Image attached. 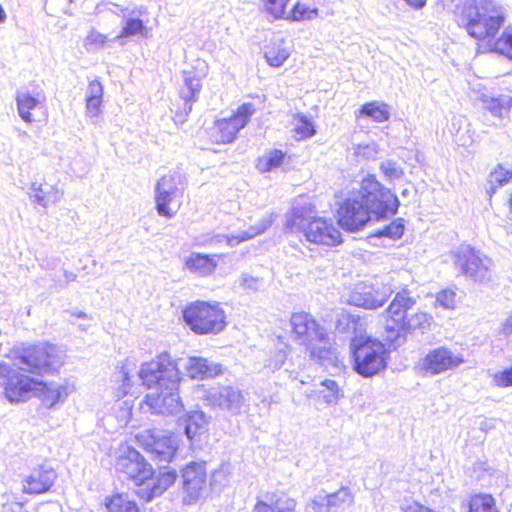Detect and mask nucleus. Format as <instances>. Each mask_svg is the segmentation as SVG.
Wrapping results in <instances>:
<instances>
[{"instance_id":"nucleus-1","label":"nucleus","mask_w":512,"mask_h":512,"mask_svg":"<svg viewBox=\"0 0 512 512\" xmlns=\"http://www.w3.org/2000/svg\"><path fill=\"white\" fill-rule=\"evenodd\" d=\"M10 362H0V385L10 403H24L37 398L52 408L67 395L66 387L40 378L58 373L64 364L62 351L49 342H38L11 349Z\"/></svg>"},{"instance_id":"nucleus-2","label":"nucleus","mask_w":512,"mask_h":512,"mask_svg":"<svg viewBox=\"0 0 512 512\" xmlns=\"http://www.w3.org/2000/svg\"><path fill=\"white\" fill-rule=\"evenodd\" d=\"M398 208V197L374 175H367L359 188L352 190L338 205L336 219L343 230L358 232L370 222L372 214L377 220L384 219L395 215Z\"/></svg>"},{"instance_id":"nucleus-3","label":"nucleus","mask_w":512,"mask_h":512,"mask_svg":"<svg viewBox=\"0 0 512 512\" xmlns=\"http://www.w3.org/2000/svg\"><path fill=\"white\" fill-rule=\"evenodd\" d=\"M137 375L141 386L155 390L147 393L143 400V404L153 413H166L179 402L181 371L177 361L168 352H161L143 362Z\"/></svg>"},{"instance_id":"nucleus-4","label":"nucleus","mask_w":512,"mask_h":512,"mask_svg":"<svg viewBox=\"0 0 512 512\" xmlns=\"http://www.w3.org/2000/svg\"><path fill=\"white\" fill-rule=\"evenodd\" d=\"M417 300L412 291L403 288L396 292L383 311V330L390 345H401L408 336L425 334L434 325V317L426 311L416 310Z\"/></svg>"},{"instance_id":"nucleus-5","label":"nucleus","mask_w":512,"mask_h":512,"mask_svg":"<svg viewBox=\"0 0 512 512\" xmlns=\"http://www.w3.org/2000/svg\"><path fill=\"white\" fill-rule=\"evenodd\" d=\"M116 470L137 487L136 496L143 503L162 496L177 480L175 471H156L133 447L117 457Z\"/></svg>"},{"instance_id":"nucleus-6","label":"nucleus","mask_w":512,"mask_h":512,"mask_svg":"<svg viewBox=\"0 0 512 512\" xmlns=\"http://www.w3.org/2000/svg\"><path fill=\"white\" fill-rule=\"evenodd\" d=\"M289 327L291 338L304 346L311 358L322 359L330 354L329 332L310 312H292Z\"/></svg>"},{"instance_id":"nucleus-7","label":"nucleus","mask_w":512,"mask_h":512,"mask_svg":"<svg viewBox=\"0 0 512 512\" xmlns=\"http://www.w3.org/2000/svg\"><path fill=\"white\" fill-rule=\"evenodd\" d=\"M349 352L353 370L364 378H371L387 367L389 351L379 338L355 334L350 339Z\"/></svg>"},{"instance_id":"nucleus-8","label":"nucleus","mask_w":512,"mask_h":512,"mask_svg":"<svg viewBox=\"0 0 512 512\" xmlns=\"http://www.w3.org/2000/svg\"><path fill=\"white\" fill-rule=\"evenodd\" d=\"M506 19V9L494 0H482V53L493 52L512 60V28L495 38Z\"/></svg>"},{"instance_id":"nucleus-9","label":"nucleus","mask_w":512,"mask_h":512,"mask_svg":"<svg viewBox=\"0 0 512 512\" xmlns=\"http://www.w3.org/2000/svg\"><path fill=\"white\" fill-rule=\"evenodd\" d=\"M182 317L196 335H217L228 325L227 313L217 301H192L183 308Z\"/></svg>"},{"instance_id":"nucleus-10","label":"nucleus","mask_w":512,"mask_h":512,"mask_svg":"<svg viewBox=\"0 0 512 512\" xmlns=\"http://www.w3.org/2000/svg\"><path fill=\"white\" fill-rule=\"evenodd\" d=\"M255 108L251 103L240 105L230 117L216 119L210 128L209 137L216 144H230L249 122Z\"/></svg>"},{"instance_id":"nucleus-11","label":"nucleus","mask_w":512,"mask_h":512,"mask_svg":"<svg viewBox=\"0 0 512 512\" xmlns=\"http://www.w3.org/2000/svg\"><path fill=\"white\" fill-rule=\"evenodd\" d=\"M135 441L158 462H171L178 451V440L171 432L145 430L135 435Z\"/></svg>"},{"instance_id":"nucleus-12","label":"nucleus","mask_w":512,"mask_h":512,"mask_svg":"<svg viewBox=\"0 0 512 512\" xmlns=\"http://www.w3.org/2000/svg\"><path fill=\"white\" fill-rule=\"evenodd\" d=\"M301 231L306 241L317 246L333 247L342 243V235L329 218L311 217Z\"/></svg>"},{"instance_id":"nucleus-13","label":"nucleus","mask_w":512,"mask_h":512,"mask_svg":"<svg viewBox=\"0 0 512 512\" xmlns=\"http://www.w3.org/2000/svg\"><path fill=\"white\" fill-rule=\"evenodd\" d=\"M57 480V472L46 465H39L22 480V493L38 496L50 493Z\"/></svg>"},{"instance_id":"nucleus-14","label":"nucleus","mask_w":512,"mask_h":512,"mask_svg":"<svg viewBox=\"0 0 512 512\" xmlns=\"http://www.w3.org/2000/svg\"><path fill=\"white\" fill-rule=\"evenodd\" d=\"M463 359L453 354L446 347H438L429 351L422 359L421 369L426 374H439L459 366Z\"/></svg>"},{"instance_id":"nucleus-15","label":"nucleus","mask_w":512,"mask_h":512,"mask_svg":"<svg viewBox=\"0 0 512 512\" xmlns=\"http://www.w3.org/2000/svg\"><path fill=\"white\" fill-rule=\"evenodd\" d=\"M185 503L197 501L206 484V471L203 464L190 463L182 471Z\"/></svg>"},{"instance_id":"nucleus-16","label":"nucleus","mask_w":512,"mask_h":512,"mask_svg":"<svg viewBox=\"0 0 512 512\" xmlns=\"http://www.w3.org/2000/svg\"><path fill=\"white\" fill-rule=\"evenodd\" d=\"M296 501L284 492L267 493L264 499L258 498L254 512H295Z\"/></svg>"},{"instance_id":"nucleus-17","label":"nucleus","mask_w":512,"mask_h":512,"mask_svg":"<svg viewBox=\"0 0 512 512\" xmlns=\"http://www.w3.org/2000/svg\"><path fill=\"white\" fill-rule=\"evenodd\" d=\"M166 180L167 178L164 176L157 182L155 208L160 216L172 218L180 209L181 204L173 201L175 193L174 190H167L164 188Z\"/></svg>"},{"instance_id":"nucleus-18","label":"nucleus","mask_w":512,"mask_h":512,"mask_svg":"<svg viewBox=\"0 0 512 512\" xmlns=\"http://www.w3.org/2000/svg\"><path fill=\"white\" fill-rule=\"evenodd\" d=\"M105 512H143L139 503L127 492L114 491L103 500Z\"/></svg>"},{"instance_id":"nucleus-19","label":"nucleus","mask_w":512,"mask_h":512,"mask_svg":"<svg viewBox=\"0 0 512 512\" xmlns=\"http://www.w3.org/2000/svg\"><path fill=\"white\" fill-rule=\"evenodd\" d=\"M480 21V10L475 0H469L457 8V22L465 28L468 33L478 38L476 28Z\"/></svg>"},{"instance_id":"nucleus-20","label":"nucleus","mask_w":512,"mask_h":512,"mask_svg":"<svg viewBox=\"0 0 512 512\" xmlns=\"http://www.w3.org/2000/svg\"><path fill=\"white\" fill-rule=\"evenodd\" d=\"M215 257L216 255L193 253L186 258L184 267L195 275L205 277L215 271L217 267Z\"/></svg>"},{"instance_id":"nucleus-21","label":"nucleus","mask_w":512,"mask_h":512,"mask_svg":"<svg viewBox=\"0 0 512 512\" xmlns=\"http://www.w3.org/2000/svg\"><path fill=\"white\" fill-rule=\"evenodd\" d=\"M352 302L365 309H377L385 301L381 292L371 285H363L355 290L351 296Z\"/></svg>"},{"instance_id":"nucleus-22","label":"nucleus","mask_w":512,"mask_h":512,"mask_svg":"<svg viewBox=\"0 0 512 512\" xmlns=\"http://www.w3.org/2000/svg\"><path fill=\"white\" fill-rule=\"evenodd\" d=\"M512 97L509 95H497L488 97L482 93V110H485L484 116L489 113L492 117L501 120L510 112Z\"/></svg>"},{"instance_id":"nucleus-23","label":"nucleus","mask_w":512,"mask_h":512,"mask_svg":"<svg viewBox=\"0 0 512 512\" xmlns=\"http://www.w3.org/2000/svg\"><path fill=\"white\" fill-rule=\"evenodd\" d=\"M290 159L291 156L283 150L276 148L270 149L267 153L257 157L255 160V168L260 173L271 172L275 169L282 168Z\"/></svg>"},{"instance_id":"nucleus-24","label":"nucleus","mask_w":512,"mask_h":512,"mask_svg":"<svg viewBox=\"0 0 512 512\" xmlns=\"http://www.w3.org/2000/svg\"><path fill=\"white\" fill-rule=\"evenodd\" d=\"M186 372L191 379H207L213 378L222 373L220 365H211L201 357H191L186 366Z\"/></svg>"},{"instance_id":"nucleus-25","label":"nucleus","mask_w":512,"mask_h":512,"mask_svg":"<svg viewBox=\"0 0 512 512\" xmlns=\"http://www.w3.org/2000/svg\"><path fill=\"white\" fill-rule=\"evenodd\" d=\"M357 119L368 118L373 122L383 123L390 119V107L380 101H369L360 106L356 111Z\"/></svg>"},{"instance_id":"nucleus-26","label":"nucleus","mask_w":512,"mask_h":512,"mask_svg":"<svg viewBox=\"0 0 512 512\" xmlns=\"http://www.w3.org/2000/svg\"><path fill=\"white\" fill-rule=\"evenodd\" d=\"M319 8L315 0H297L287 14V21L304 22L316 19Z\"/></svg>"},{"instance_id":"nucleus-27","label":"nucleus","mask_w":512,"mask_h":512,"mask_svg":"<svg viewBox=\"0 0 512 512\" xmlns=\"http://www.w3.org/2000/svg\"><path fill=\"white\" fill-rule=\"evenodd\" d=\"M290 50L283 39H271L264 48L266 62L272 67H280L289 58Z\"/></svg>"},{"instance_id":"nucleus-28","label":"nucleus","mask_w":512,"mask_h":512,"mask_svg":"<svg viewBox=\"0 0 512 512\" xmlns=\"http://www.w3.org/2000/svg\"><path fill=\"white\" fill-rule=\"evenodd\" d=\"M103 86L98 79L88 83L85 97V111L89 117H97L101 112Z\"/></svg>"},{"instance_id":"nucleus-29","label":"nucleus","mask_w":512,"mask_h":512,"mask_svg":"<svg viewBox=\"0 0 512 512\" xmlns=\"http://www.w3.org/2000/svg\"><path fill=\"white\" fill-rule=\"evenodd\" d=\"M32 190L35 201L44 207L58 202L62 195L58 188L46 183H33Z\"/></svg>"},{"instance_id":"nucleus-30","label":"nucleus","mask_w":512,"mask_h":512,"mask_svg":"<svg viewBox=\"0 0 512 512\" xmlns=\"http://www.w3.org/2000/svg\"><path fill=\"white\" fill-rule=\"evenodd\" d=\"M201 90V77L193 75L189 71L184 72V84L179 94L181 99L186 103L194 102Z\"/></svg>"},{"instance_id":"nucleus-31","label":"nucleus","mask_w":512,"mask_h":512,"mask_svg":"<svg viewBox=\"0 0 512 512\" xmlns=\"http://www.w3.org/2000/svg\"><path fill=\"white\" fill-rule=\"evenodd\" d=\"M15 100L21 119L26 123H31L33 118L30 111L38 106V99L29 93H19Z\"/></svg>"},{"instance_id":"nucleus-32","label":"nucleus","mask_w":512,"mask_h":512,"mask_svg":"<svg viewBox=\"0 0 512 512\" xmlns=\"http://www.w3.org/2000/svg\"><path fill=\"white\" fill-rule=\"evenodd\" d=\"M291 0H262L263 11L275 20H286Z\"/></svg>"},{"instance_id":"nucleus-33","label":"nucleus","mask_w":512,"mask_h":512,"mask_svg":"<svg viewBox=\"0 0 512 512\" xmlns=\"http://www.w3.org/2000/svg\"><path fill=\"white\" fill-rule=\"evenodd\" d=\"M293 133L297 140H306L316 134V128L313 121L303 114H296L294 116Z\"/></svg>"},{"instance_id":"nucleus-34","label":"nucleus","mask_w":512,"mask_h":512,"mask_svg":"<svg viewBox=\"0 0 512 512\" xmlns=\"http://www.w3.org/2000/svg\"><path fill=\"white\" fill-rule=\"evenodd\" d=\"M353 498V494L347 488H340L325 497V505L328 508L343 509L352 504Z\"/></svg>"},{"instance_id":"nucleus-35","label":"nucleus","mask_w":512,"mask_h":512,"mask_svg":"<svg viewBox=\"0 0 512 512\" xmlns=\"http://www.w3.org/2000/svg\"><path fill=\"white\" fill-rule=\"evenodd\" d=\"M205 421L199 413L188 414L185 418V433L189 439H194L205 431Z\"/></svg>"},{"instance_id":"nucleus-36","label":"nucleus","mask_w":512,"mask_h":512,"mask_svg":"<svg viewBox=\"0 0 512 512\" xmlns=\"http://www.w3.org/2000/svg\"><path fill=\"white\" fill-rule=\"evenodd\" d=\"M404 223L401 218L394 219L389 224L384 226L382 229H379L373 233V236L376 237H388L390 239L396 240L402 237L404 234Z\"/></svg>"},{"instance_id":"nucleus-37","label":"nucleus","mask_w":512,"mask_h":512,"mask_svg":"<svg viewBox=\"0 0 512 512\" xmlns=\"http://www.w3.org/2000/svg\"><path fill=\"white\" fill-rule=\"evenodd\" d=\"M147 33V28L144 22L138 18H129L125 21L119 38H129L136 35L144 36Z\"/></svg>"},{"instance_id":"nucleus-38","label":"nucleus","mask_w":512,"mask_h":512,"mask_svg":"<svg viewBox=\"0 0 512 512\" xmlns=\"http://www.w3.org/2000/svg\"><path fill=\"white\" fill-rule=\"evenodd\" d=\"M267 229V224L251 226L249 230L243 231L236 235H230L227 237V243L230 246L238 245L241 242L250 240L257 235L262 234Z\"/></svg>"},{"instance_id":"nucleus-39","label":"nucleus","mask_w":512,"mask_h":512,"mask_svg":"<svg viewBox=\"0 0 512 512\" xmlns=\"http://www.w3.org/2000/svg\"><path fill=\"white\" fill-rule=\"evenodd\" d=\"M107 42L108 38L106 35L91 29L85 38L84 46L87 50H96L103 48Z\"/></svg>"},{"instance_id":"nucleus-40","label":"nucleus","mask_w":512,"mask_h":512,"mask_svg":"<svg viewBox=\"0 0 512 512\" xmlns=\"http://www.w3.org/2000/svg\"><path fill=\"white\" fill-rule=\"evenodd\" d=\"M321 384L327 390V393L323 394V398L326 403H335L340 397H342L341 390L336 381L332 379H325Z\"/></svg>"},{"instance_id":"nucleus-41","label":"nucleus","mask_w":512,"mask_h":512,"mask_svg":"<svg viewBox=\"0 0 512 512\" xmlns=\"http://www.w3.org/2000/svg\"><path fill=\"white\" fill-rule=\"evenodd\" d=\"M493 383L501 388L512 387V365L494 373Z\"/></svg>"},{"instance_id":"nucleus-42","label":"nucleus","mask_w":512,"mask_h":512,"mask_svg":"<svg viewBox=\"0 0 512 512\" xmlns=\"http://www.w3.org/2000/svg\"><path fill=\"white\" fill-rule=\"evenodd\" d=\"M380 170L388 179H397L402 177L404 174L402 168L393 161H386L381 163Z\"/></svg>"},{"instance_id":"nucleus-43","label":"nucleus","mask_w":512,"mask_h":512,"mask_svg":"<svg viewBox=\"0 0 512 512\" xmlns=\"http://www.w3.org/2000/svg\"><path fill=\"white\" fill-rule=\"evenodd\" d=\"M436 302L446 309H452L455 306V293L450 289L441 290L436 296Z\"/></svg>"},{"instance_id":"nucleus-44","label":"nucleus","mask_w":512,"mask_h":512,"mask_svg":"<svg viewBox=\"0 0 512 512\" xmlns=\"http://www.w3.org/2000/svg\"><path fill=\"white\" fill-rule=\"evenodd\" d=\"M302 221L303 213L299 210H295L287 219L285 226L290 232H295Z\"/></svg>"},{"instance_id":"nucleus-45","label":"nucleus","mask_w":512,"mask_h":512,"mask_svg":"<svg viewBox=\"0 0 512 512\" xmlns=\"http://www.w3.org/2000/svg\"><path fill=\"white\" fill-rule=\"evenodd\" d=\"M482 512H500L495 506V499L491 494L482 493Z\"/></svg>"},{"instance_id":"nucleus-46","label":"nucleus","mask_w":512,"mask_h":512,"mask_svg":"<svg viewBox=\"0 0 512 512\" xmlns=\"http://www.w3.org/2000/svg\"><path fill=\"white\" fill-rule=\"evenodd\" d=\"M401 512H436L432 510L431 508L420 504V503H413L411 505H408L402 509Z\"/></svg>"},{"instance_id":"nucleus-47","label":"nucleus","mask_w":512,"mask_h":512,"mask_svg":"<svg viewBox=\"0 0 512 512\" xmlns=\"http://www.w3.org/2000/svg\"><path fill=\"white\" fill-rule=\"evenodd\" d=\"M501 332L505 335L512 334V315L509 316L504 322Z\"/></svg>"},{"instance_id":"nucleus-48","label":"nucleus","mask_w":512,"mask_h":512,"mask_svg":"<svg viewBox=\"0 0 512 512\" xmlns=\"http://www.w3.org/2000/svg\"><path fill=\"white\" fill-rule=\"evenodd\" d=\"M406 4L414 9H421L425 6L427 0H404Z\"/></svg>"},{"instance_id":"nucleus-49","label":"nucleus","mask_w":512,"mask_h":512,"mask_svg":"<svg viewBox=\"0 0 512 512\" xmlns=\"http://www.w3.org/2000/svg\"><path fill=\"white\" fill-rule=\"evenodd\" d=\"M6 20V13L3 10L2 6L0 5V23L5 22Z\"/></svg>"},{"instance_id":"nucleus-50","label":"nucleus","mask_w":512,"mask_h":512,"mask_svg":"<svg viewBox=\"0 0 512 512\" xmlns=\"http://www.w3.org/2000/svg\"><path fill=\"white\" fill-rule=\"evenodd\" d=\"M131 385H132L131 383H127V384H125V388H124V390L122 391V393H121V394H119V396H124V395H126V394L129 392V388L131 387Z\"/></svg>"},{"instance_id":"nucleus-51","label":"nucleus","mask_w":512,"mask_h":512,"mask_svg":"<svg viewBox=\"0 0 512 512\" xmlns=\"http://www.w3.org/2000/svg\"><path fill=\"white\" fill-rule=\"evenodd\" d=\"M315 505L319 507L318 512H320V506H321V504H319V503H315Z\"/></svg>"},{"instance_id":"nucleus-52","label":"nucleus","mask_w":512,"mask_h":512,"mask_svg":"<svg viewBox=\"0 0 512 512\" xmlns=\"http://www.w3.org/2000/svg\"><path fill=\"white\" fill-rule=\"evenodd\" d=\"M70 2H72L73 0H69Z\"/></svg>"}]
</instances>
